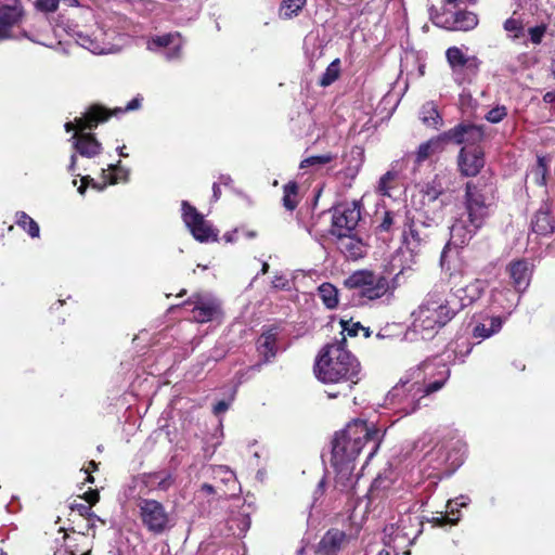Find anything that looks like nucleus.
<instances>
[{
  "label": "nucleus",
  "mask_w": 555,
  "mask_h": 555,
  "mask_svg": "<svg viewBox=\"0 0 555 555\" xmlns=\"http://www.w3.org/2000/svg\"><path fill=\"white\" fill-rule=\"evenodd\" d=\"M361 364L346 348V338L324 346L315 361L314 373L323 384L340 385L344 391L327 392L328 398L346 395L361 379Z\"/></svg>",
  "instance_id": "nucleus-1"
},
{
  "label": "nucleus",
  "mask_w": 555,
  "mask_h": 555,
  "mask_svg": "<svg viewBox=\"0 0 555 555\" xmlns=\"http://www.w3.org/2000/svg\"><path fill=\"white\" fill-rule=\"evenodd\" d=\"M379 440V431L370 428L364 421L354 420L350 422L345 429L335 435L333 440L332 464L337 475L340 478L351 476L354 469L353 462L361 450L366 444H371L367 455L371 459L378 449Z\"/></svg>",
  "instance_id": "nucleus-2"
},
{
  "label": "nucleus",
  "mask_w": 555,
  "mask_h": 555,
  "mask_svg": "<svg viewBox=\"0 0 555 555\" xmlns=\"http://www.w3.org/2000/svg\"><path fill=\"white\" fill-rule=\"evenodd\" d=\"M430 364L425 362L413 374L414 380L401 379L387 395V401L403 415L414 413L421 405V401L427 396L440 390L448 377L449 371L439 373L435 380H428L426 372Z\"/></svg>",
  "instance_id": "nucleus-3"
},
{
  "label": "nucleus",
  "mask_w": 555,
  "mask_h": 555,
  "mask_svg": "<svg viewBox=\"0 0 555 555\" xmlns=\"http://www.w3.org/2000/svg\"><path fill=\"white\" fill-rule=\"evenodd\" d=\"M456 308L449 302L444 291H430L418 308L412 313V330L424 339L433 338L436 333L456 314Z\"/></svg>",
  "instance_id": "nucleus-4"
},
{
  "label": "nucleus",
  "mask_w": 555,
  "mask_h": 555,
  "mask_svg": "<svg viewBox=\"0 0 555 555\" xmlns=\"http://www.w3.org/2000/svg\"><path fill=\"white\" fill-rule=\"evenodd\" d=\"M109 114L105 108L99 105L90 107V109L74 122H66L65 130L67 132L76 129L77 132L72 137L73 145L76 152L82 157L92 158L98 156L102 151L101 143L91 133H83L86 129H93L100 122L107 120Z\"/></svg>",
  "instance_id": "nucleus-5"
},
{
  "label": "nucleus",
  "mask_w": 555,
  "mask_h": 555,
  "mask_svg": "<svg viewBox=\"0 0 555 555\" xmlns=\"http://www.w3.org/2000/svg\"><path fill=\"white\" fill-rule=\"evenodd\" d=\"M509 278L513 281L515 292L507 287L494 288L491 297L494 304L503 309H511L519 301L516 293H522L527 289L531 280V268L526 260H517L507 267Z\"/></svg>",
  "instance_id": "nucleus-6"
},
{
  "label": "nucleus",
  "mask_w": 555,
  "mask_h": 555,
  "mask_svg": "<svg viewBox=\"0 0 555 555\" xmlns=\"http://www.w3.org/2000/svg\"><path fill=\"white\" fill-rule=\"evenodd\" d=\"M492 196L486 184L467 182L465 190V216L468 222L482 228L492 210Z\"/></svg>",
  "instance_id": "nucleus-7"
},
{
  "label": "nucleus",
  "mask_w": 555,
  "mask_h": 555,
  "mask_svg": "<svg viewBox=\"0 0 555 555\" xmlns=\"http://www.w3.org/2000/svg\"><path fill=\"white\" fill-rule=\"evenodd\" d=\"M139 517L146 530L162 534L172 527V518L163 503L153 499L140 498L137 503Z\"/></svg>",
  "instance_id": "nucleus-8"
},
{
  "label": "nucleus",
  "mask_w": 555,
  "mask_h": 555,
  "mask_svg": "<svg viewBox=\"0 0 555 555\" xmlns=\"http://www.w3.org/2000/svg\"><path fill=\"white\" fill-rule=\"evenodd\" d=\"M348 288L359 289V295L370 300L383 297L389 289L388 280L371 271H356L345 280Z\"/></svg>",
  "instance_id": "nucleus-9"
},
{
  "label": "nucleus",
  "mask_w": 555,
  "mask_h": 555,
  "mask_svg": "<svg viewBox=\"0 0 555 555\" xmlns=\"http://www.w3.org/2000/svg\"><path fill=\"white\" fill-rule=\"evenodd\" d=\"M452 176L450 172L442 171L426 182L422 186L423 205L430 206L442 210L448 205L446 193L451 190Z\"/></svg>",
  "instance_id": "nucleus-10"
},
{
  "label": "nucleus",
  "mask_w": 555,
  "mask_h": 555,
  "mask_svg": "<svg viewBox=\"0 0 555 555\" xmlns=\"http://www.w3.org/2000/svg\"><path fill=\"white\" fill-rule=\"evenodd\" d=\"M182 219L196 241L204 243L217 240L218 234L211 224L186 201L182 202Z\"/></svg>",
  "instance_id": "nucleus-11"
},
{
  "label": "nucleus",
  "mask_w": 555,
  "mask_h": 555,
  "mask_svg": "<svg viewBox=\"0 0 555 555\" xmlns=\"http://www.w3.org/2000/svg\"><path fill=\"white\" fill-rule=\"evenodd\" d=\"M24 17L20 0H0V40L13 38V28L20 26Z\"/></svg>",
  "instance_id": "nucleus-12"
},
{
  "label": "nucleus",
  "mask_w": 555,
  "mask_h": 555,
  "mask_svg": "<svg viewBox=\"0 0 555 555\" xmlns=\"http://www.w3.org/2000/svg\"><path fill=\"white\" fill-rule=\"evenodd\" d=\"M410 522L411 517L406 516L400 518L396 524L387 525L384 529V543L391 545L395 552L409 546L416 538L415 531L410 530Z\"/></svg>",
  "instance_id": "nucleus-13"
},
{
  "label": "nucleus",
  "mask_w": 555,
  "mask_h": 555,
  "mask_svg": "<svg viewBox=\"0 0 555 555\" xmlns=\"http://www.w3.org/2000/svg\"><path fill=\"white\" fill-rule=\"evenodd\" d=\"M185 305H193V320L206 323L216 319L220 313L219 301L210 294L197 293L192 295Z\"/></svg>",
  "instance_id": "nucleus-14"
},
{
  "label": "nucleus",
  "mask_w": 555,
  "mask_h": 555,
  "mask_svg": "<svg viewBox=\"0 0 555 555\" xmlns=\"http://www.w3.org/2000/svg\"><path fill=\"white\" fill-rule=\"evenodd\" d=\"M480 229V227H475V224L469 223L465 216L457 218L450 228V240L441 253V262H444L447 253L451 246L456 248L464 247Z\"/></svg>",
  "instance_id": "nucleus-15"
},
{
  "label": "nucleus",
  "mask_w": 555,
  "mask_h": 555,
  "mask_svg": "<svg viewBox=\"0 0 555 555\" xmlns=\"http://www.w3.org/2000/svg\"><path fill=\"white\" fill-rule=\"evenodd\" d=\"M360 218V207L356 202L336 206L333 212L332 234L350 233L356 229Z\"/></svg>",
  "instance_id": "nucleus-16"
},
{
  "label": "nucleus",
  "mask_w": 555,
  "mask_h": 555,
  "mask_svg": "<svg viewBox=\"0 0 555 555\" xmlns=\"http://www.w3.org/2000/svg\"><path fill=\"white\" fill-rule=\"evenodd\" d=\"M430 16L434 24L450 30L467 31L474 29L478 24L477 15L467 11L444 12L442 14L430 13Z\"/></svg>",
  "instance_id": "nucleus-17"
},
{
  "label": "nucleus",
  "mask_w": 555,
  "mask_h": 555,
  "mask_svg": "<svg viewBox=\"0 0 555 555\" xmlns=\"http://www.w3.org/2000/svg\"><path fill=\"white\" fill-rule=\"evenodd\" d=\"M486 289V282L482 280H474L469 283L455 288L447 294L449 302L456 308V313L465 307L478 300Z\"/></svg>",
  "instance_id": "nucleus-18"
},
{
  "label": "nucleus",
  "mask_w": 555,
  "mask_h": 555,
  "mask_svg": "<svg viewBox=\"0 0 555 555\" xmlns=\"http://www.w3.org/2000/svg\"><path fill=\"white\" fill-rule=\"evenodd\" d=\"M112 39L113 33H108L102 27H98L91 34L79 33L77 42L94 54H107L114 51Z\"/></svg>",
  "instance_id": "nucleus-19"
},
{
  "label": "nucleus",
  "mask_w": 555,
  "mask_h": 555,
  "mask_svg": "<svg viewBox=\"0 0 555 555\" xmlns=\"http://www.w3.org/2000/svg\"><path fill=\"white\" fill-rule=\"evenodd\" d=\"M485 166L483 151L479 146H464L459 154V168L462 175L474 177Z\"/></svg>",
  "instance_id": "nucleus-20"
},
{
  "label": "nucleus",
  "mask_w": 555,
  "mask_h": 555,
  "mask_svg": "<svg viewBox=\"0 0 555 555\" xmlns=\"http://www.w3.org/2000/svg\"><path fill=\"white\" fill-rule=\"evenodd\" d=\"M438 137L441 139L443 146L447 142H454L456 144L475 143L481 140L482 131L476 126L459 125Z\"/></svg>",
  "instance_id": "nucleus-21"
},
{
  "label": "nucleus",
  "mask_w": 555,
  "mask_h": 555,
  "mask_svg": "<svg viewBox=\"0 0 555 555\" xmlns=\"http://www.w3.org/2000/svg\"><path fill=\"white\" fill-rule=\"evenodd\" d=\"M350 538L343 530L330 529L321 539L318 553L321 555H337L348 543Z\"/></svg>",
  "instance_id": "nucleus-22"
},
{
  "label": "nucleus",
  "mask_w": 555,
  "mask_h": 555,
  "mask_svg": "<svg viewBox=\"0 0 555 555\" xmlns=\"http://www.w3.org/2000/svg\"><path fill=\"white\" fill-rule=\"evenodd\" d=\"M160 48H166L164 52L165 57L168 61L178 59L181 54V40L178 34H166L163 36H156L147 42V49L150 51H157Z\"/></svg>",
  "instance_id": "nucleus-23"
},
{
  "label": "nucleus",
  "mask_w": 555,
  "mask_h": 555,
  "mask_svg": "<svg viewBox=\"0 0 555 555\" xmlns=\"http://www.w3.org/2000/svg\"><path fill=\"white\" fill-rule=\"evenodd\" d=\"M447 60L454 73L465 68L472 74H476L479 61L475 56H467L457 47H451L446 52Z\"/></svg>",
  "instance_id": "nucleus-24"
},
{
  "label": "nucleus",
  "mask_w": 555,
  "mask_h": 555,
  "mask_svg": "<svg viewBox=\"0 0 555 555\" xmlns=\"http://www.w3.org/2000/svg\"><path fill=\"white\" fill-rule=\"evenodd\" d=\"M337 247L349 259L357 260L364 256L365 245L350 233L337 232Z\"/></svg>",
  "instance_id": "nucleus-25"
},
{
  "label": "nucleus",
  "mask_w": 555,
  "mask_h": 555,
  "mask_svg": "<svg viewBox=\"0 0 555 555\" xmlns=\"http://www.w3.org/2000/svg\"><path fill=\"white\" fill-rule=\"evenodd\" d=\"M430 232L420 228V222H411L409 232L404 235V243L413 254H418L429 242Z\"/></svg>",
  "instance_id": "nucleus-26"
},
{
  "label": "nucleus",
  "mask_w": 555,
  "mask_h": 555,
  "mask_svg": "<svg viewBox=\"0 0 555 555\" xmlns=\"http://www.w3.org/2000/svg\"><path fill=\"white\" fill-rule=\"evenodd\" d=\"M504 319L499 315H487L476 323L473 330L475 338L486 339L499 333L503 326Z\"/></svg>",
  "instance_id": "nucleus-27"
},
{
  "label": "nucleus",
  "mask_w": 555,
  "mask_h": 555,
  "mask_svg": "<svg viewBox=\"0 0 555 555\" xmlns=\"http://www.w3.org/2000/svg\"><path fill=\"white\" fill-rule=\"evenodd\" d=\"M441 211L438 208L423 205V210L411 222H420L422 230L430 232L441 221Z\"/></svg>",
  "instance_id": "nucleus-28"
},
{
  "label": "nucleus",
  "mask_w": 555,
  "mask_h": 555,
  "mask_svg": "<svg viewBox=\"0 0 555 555\" xmlns=\"http://www.w3.org/2000/svg\"><path fill=\"white\" fill-rule=\"evenodd\" d=\"M444 150L441 139L439 137L431 138L430 140L422 143L415 153V163L421 165L430 156L441 153Z\"/></svg>",
  "instance_id": "nucleus-29"
},
{
  "label": "nucleus",
  "mask_w": 555,
  "mask_h": 555,
  "mask_svg": "<svg viewBox=\"0 0 555 555\" xmlns=\"http://www.w3.org/2000/svg\"><path fill=\"white\" fill-rule=\"evenodd\" d=\"M533 232L540 235H548L555 231V221L545 210H539L532 220Z\"/></svg>",
  "instance_id": "nucleus-30"
},
{
  "label": "nucleus",
  "mask_w": 555,
  "mask_h": 555,
  "mask_svg": "<svg viewBox=\"0 0 555 555\" xmlns=\"http://www.w3.org/2000/svg\"><path fill=\"white\" fill-rule=\"evenodd\" d=\"M275 341H276V334L275 332L268 331L263 333L258 341H257V349L264 358L266 361H269L271 358L275 356L276 349H275Z\"/></svg>",
  "instance_id": "nucleus-31"
},
{
  "label": "nucleus",
  "mask_w": 555,
  "mask_h": 555,
  "mask_svg": "<svg viewBox=\"0 0 555 555\" xmlns=\"http://www.w3.org/2000/svg\"><path fill=\"white\" fill-rule=\"evenodd\" d=\"M420 118L427 127L438 128L442 124V118L438 113L437 105L434 102H426L421 111Z\"/></svg>",
  "instance_id": "nucleus-32"
},
{
  "label": "nucleus",
  "mask_w": 555,
  "mask_h": 555,
  "mask_svg": "<svg viewBox=\"0 0 555 555\" xmlns=\"http://www.w3.org/2000/svg\"><path fill=\"white\" fill-rule=\"evenodd\" d=\"M319 297L328 309H334L338 305V291L331 283H323L318 288Z\"/></svg>",
  "instance_id": "nucleus-33"
},
{
  "label": "nucleus",
  "mask_w": 555,
  "mask_h": 555,
  "mask_svg": "<svg viewBox=\"0 0 555 555\" xmlns=\"http://www.w3.org/2000/svg\"><path fill=\"white\" fill-rule=\"evenodd\" d=\"M468 502L469 499L464 495H461L455 500H449L447 503V515L441 516V518L439 519L440 524H456V521L459 520V516L455 517V511H457V507H465L468 504Z\"/></svg>",
  "instance_id": "nucleus-34"
},
{
  "label": "nucleus",
  "mask_w": 555,
  "mask_h": 555,
  "mask_svg": "<svg viewBox=\"0 0 555 555\" xmlns=\"http://www.w3.org/2000/svg\"><path fill=\"white\" fill-rule=\"evenodd\" d=\"M398 172L389 170L378 181L377 192L383 196H390V191L397 186Z\"/></svg>",
  "instance_id": "nucleus-35"
},
{
  "label": "nucleus",
  "mask_w": 555,
  "mask_h": 555,
  "mask_svg": "<svg viewBox=\"0 0 555 555\" xmlns=\"http://www.w3.org/2000/svg\"><path fill=\"white\" fill-rule=\"evenodd\" d=\"M16 224L25 230L31 237H39L38 223L24 211L16 212Z\"/></svg>",
  "instance_id": "nucleus-36"
},
{
  "label": "nucleus",
  "mask_w": 555,
  "mask_h": 555,
  "mask_svg": "<svg viewBox=\"0 0 555 555\" xmlns=\"http://www.w3.org/2000/svg\"><path fill=\"white\" fill-rule=\"evenodd\" d=\"M283 205L287 210H294L298 204V185L296 182H288L283 189Z\"/></svg>",
  "instance_id": "nucleus-37"
},
{
  "label": "nucleus",
  "mask_w": 555,
  "mask_h": 555,
  "mask_svg": "<svg viewBox=\"0 0 555 555\" xmlns=\"http://www.w3.org/2000/svg\"><path fill=\"white\" fill-rule=\"evenodd\" d=\"M307 0H284L280 10V14L284 18H291L299 13L305 7Z\"/></svg>",
  "instance_id": "nucleus-38"
},
{
  "label": "nucleus",
  "mask_w": 555,
  "mask_h": 555,
  "mask_svg": "<svg viewBox=\"0 0 555 555\" xmlns=\"http://www.w3.org/2000/svg\"><path fill=\"white\" fill-rule=\"evenodd\" d=\"M339 73L340 62L338 59H336L327 66L326 70L321 76L320 85L323 87L332 85L339 77Z\"/></svg>",
  "instance_id": "nucleus-39"
},
{
  "label": "nucleus",
  "mask_w": 555,
  "mask_h": 555,
  "mask_svg": "<svg viewBox=\"0 0 555 555\" xmlns=\"http://www.w3.org/2000/svg\"><path fill=\"white\" fill-rule=\"evenodd\" d=\"M504 29L512 39H519L524 36L525 27L519 18L509 17L504 23Z\"/></svg>",
  "instance_id": "nucleus-40"
},
{
  "label": "nucleus",
  "mask_w": 555,
  "mask_h": 555,
  "mask_svg": "<svg viewBox=\"0 0 555 555\" xmlns=\"http://www.w3.org/2000/svg\"><path fill=\"white\" fill-rule=\"evenodd\" d=\"M335 158V156L331 153L323 154V155H317V156H310L301 160L300 168H307L310 166H321L328 164Z\"/></svg>",
  "instance_id": "nucleus-41"
},
{
  "label": "nucleus",
  "mask_w": 555,
  "mask_h": 555,
  "mask_svg": "<svg viewBox=\"0 0 555 555\" xmlns=\"http://www.w3.org/2000/svg\"><path fill=\"white\" fill-rule=\"evenodd\" d=\"M399 214L386 210L383 215L378 229L384 232H390L398 222Z\"/></svg>",
  "instance_id": "nucleus-42"
},
{
  "label": "nucleus",
  "mask_w": 555,
  "mask_h": 555,
  "mask_svg": "<svg viewBox=\"0 0 555 555\" xmlns=\"http://www.w3.org/2000/svg\"><path fill=\"white\" fill-rule=\"evenodd\" d=\"M532 172L535 176V182L540 185L545 184V176L547 172V163L545 157H538V163Z\"/></svg>",
  "instance_id": "nucleus-43"
},
{
  "label": "nucleus",
  "mask_w": 555,
  "mask_h": 555,
  "mask_svg": "<svg viewBox=\"0 0 555 555\" xmlns=\"http://www.w3.org/2000/svg\"><path fill=\"white\" fill-rule=\"evenodd\" d=\"M108 170L114 172L111 183H117L118 181H127L129 176V169L124 168L120 165V160L115 165H108Z\"/></svg>",
  "instance_id": "nucleus-44"
},
{
  "label": "nucleus",
  "mask_w": 555,
  "mask_h": 555,
  "mask_svg": "<svg viewBox=\"0 0 555 555\" xmlns=\"http://www.w3.org/2000/svg\"><path fill=\"white\" fill-rule=\"evenodd\" d=\"M340 325L343 328L341 334L347 333L350 337L357 336L362 328L360 322H353L352 320H341Z\"/></svg>",
  "instance_id": "nucleus-45"
},
{
  "label": "nucleus",
  "mask_w": 555,
  "mask_h": 555,
  "mask_svg": "<svg viewBox=\"0 0 555 555\" xmlns=\"http://www.w3.org/2000/svg\"><path fill=\"white\" fill-rule=\"evenodd\" d=\"M530 41L533 44H540L542 42V39L546 33V26L545 25H538L534 27L529 28L528 30Z\"/></svg>",
  "instance_id": "nucleus-46"
},
{
  "label": "nucleus",
  "mask_w": 555,
  "mask_h": 555,
  "mask_svg": "<svg viewBox=\"0 0 555 555\" xmlns=\"http://www.w3.org/2000/svg\"><path fill=\"white\" fill-rule=\"evenodd\" d=\"M506 114V108L504 106H496L487 113L486 119L492 124H496L500 122Z\"/></svg>",
  "instance_id": "nucleus-47"
},
{
  "label": "nucleus",
  "mask_w": 555,
  "mask_h": 555,
  "mask_svg": "<svg viewBox=\"0 0 555 555\" xmlns=\"http://www.w3.org/2000/svg\"><path fill=\"white\" fill-rule=\"evenodd\" d=\"M60 0H36V8L41 12H54L59 8Z\"/></svg>",
  "instance_id": "nucleus-48"
},
{
  "label": "nucleus",
  "mask_w": 555,
  "mask_h": 555,
  "mask_svg": "<svg viewBox=\"0 0 555 555\" xmlns=\"http://www.w3.org/2000/svg\"><path fill=\"white\" fill-rule=\"evenodd\" d=\"M80 550L78 548V543L77 544H66L65 547H60L57 548L55 552H54V555H77V553L79 552ZM91 553V550L88 548L86 552H82L80 555H90Z\"/></svg>",
  "instance_id": "nucleus-49"
},
{
  "label": "nucleus",
  "mask_w": 555,
  "mask_h": 555,
  "mask_svg": "<svg viewBox=\"0 0 555 555\" xmlns=\"http://www.w3.org/2000/svg\"><path fill=\"white\" fill-rule=\"evenodd\" d=\"M72 509L77 511L79 515L86 516L87 518L94 517V514L91 512V507L83 503L73 504Z\"/></svg>",
  "instance_id": "nucleus-50"
},
{
  "label": "nucleus",
  "mask_w": 555,
  "mask_h": 555,
  "mask_svg": "<svg viewBox=\"0 0 555 555\" xmlns=\"http://www.w3.org/2000/svg\"><path fill=\"white\" fill-rule=\"evenodd\" d=\"M272 286L278 289H284L288 286V281L283 275H275L272 280Z\"/></svg>",
  "instance_id": "nucleus-51"
},
{
  "label": "nucleus",
  "mask_w": 555,
  "mask_h": 555,
  "mask_svg": "<svg viewBox=\"0 0 555 555\" xmlns=\"http://www.w3.org/2000/svg\"><path fill=\"white\" fill-rule=\"evenodd\" d=\"M388 547H391V545L384 544V546H380L377 550H375V547H370L365 555H390L391 553Z\"/></svg>",
  "instance_id": "nucleus-52"
},
{
  "label": "nucleus",
  "mask_w": 555,
  "mask_h": 555,
  "mask_svg": "<svg viewBox=\"0 0 555 555\" xmlns=\"http://www.w3.org/2000/svg\"><path fill=\"white\" fill-rule=\"evenodd\" d=\"M100 499L99 492L96 490H91L85 493V500L90 504L94 505Z\"/></svg>",
  "instance_id": "nucleus-53"
},
{
  "label": "nucleus",
  "mask_w": 555,
  "mask_h": 555,
  "mask_svg": "<svg viewBox=\"0 0 555 555\" xmlns=\"http://www.w3.org/2000/svg\"><path fill=\"white\" fill-rule=\"evenodd\" d=\"M228 409H229V403H227L225 401H219L214 406V413L218 415V414L225 412Z\"/></svg>",
  "instance_id": "nucleus-54"
},
{
  "label": "nucleus",
  "mask_w": 555,
  "mask_h": 555,
  "mask_svg": "<svg viewBox=\"0 0 555 555\" xmlns=\"http://www.w3.org/2000/svg\"><path fill=\"white\" fill-rule=\"evenodd\" d=\"M89 181L93 182V179H91L89 176L81 178V185L78 188V192L83 195L87 190V184Z\"/></svg>",
  "instance_id": "nucleus-55"
},
{
  "label": "nucleus",
  "mask_w": 555,
  "mask_h": 555,
  "mask_svg": "<svg viewBox=\"0 0 555 555\" xmlns=\"http://www.w3.org/2000/svg\"><path fill=\"white\" fill-rule=\"evenodd\" d=\"M140 105H141V100H140L139 98H134L133 100H131V101L127 104V106H126L125 111H133V109H137V108H139V107H140Z\"/></svg>",
  "instance_id": "nucleus-56"
},
{
  "label": "nucleus",
  "mask_w": 555,
  "mask_h": 555,
  "mask_svg": "<svg viewBox=\"0 0 555 555\" xmlns=\"http://www.w3.org/2000/svg\"><path fill=\"white\" fill-rule=\"evenodd\" d=\"M218 469H219V472L225 473V475H227L225 480H228V481L232 480L233 482L235 481V476H234L233 472L228 470L227 468H224L222 466H220Z\"/></svg>",
  "instance_id": "nucleus-57"
},
{
  "label": "nucleus",
  "mask_w": 555,
  "mask_h": 555,
  "mask_svg": "<svg viewBox=\"0 0 555 555\" xmlns=\"http://www.w3.org/2000/svg\"><path fill=\"white\" fill-rule=\"evenodd\" d=\"M76 163H77V155L76 154H73L70 156V164L68 166V171L72 172V173H75V170H76Z\"/></svg>",
  "instance_id": "nucleus-58"
},
{
  "label": "nucleus",
  "mask_w": 555,
  "mask_h": 555,
  "mask_svg": "<svg viewBox=\"0 0 555 555\" xmlns=\"http://www.w3.org/2000/svg\"><path fill=\"white\" fill-rule=\"evenodd\" d=\"M212 197L215 198V201H218L220 197V186L217 182H215L212 185Z\"/></svg>",
  "instance_id": "nucleus-59"
},
{
  "label": "nucleus",
  "mask_w": 555,
  "mask_h": 555,
  "mask_svg": "<svg viewBox=\"0 0 555 555\" xmlns=\"http://www.w3.org/2000/svg\"><path fill=\"white\" fill-rule=\"evenodd\" d=\"M170 485L169 478H164L158 482V488L162 490H166Z\"/></svg>",
  "instance_id": "nucleus-60"
},
{
  "label": "nucleus",
  "mask_w": 555,
  "mask_h": 555,
  "mask_svg": "<svg viewBox=\"0 0 555 555\" xmlns=\"http://www.w3.org/2000/svg\"><path fill=\"white\" fill-rule=\"evenodd\" d=\"M554 100H555V94L552 93V92H547L544 95V101L547 102V103H552Z\"/></svg>",
  "instance_id": "nucleus-61"
},
{
  "label": "nucleus",
  "mask_w": 555,
  "mask_h": 555,
  "mask_svg": "<svg viewBox=\"0 0 555 555\" xmlns=\"http://www.w3.org/2000/svg\"><path fill=\"white\" fill-rule=\"evenodd\" d=\"M203 490L209 494L215 492L214 487L208 483L203 485Z\"/></svg>",
  "instance_id": "nucleus-62"
},
{
  "label": "nucleus",
  "mask_w": 555,
  "mask_h": 555,
  "mask_svg": "<svg viewBox=\"0 0 555 555\" xmlns=\"http://www.w3.org/2000/svg\"><path fill=\"white\" fill-rule=\"evenodd\" d=\"M232 181L231 177L230 176H221L220 177V182L228 185L230 182Z\"/></svg>",
  "instance_id": "nucleus-63"
},
{
  "label": "nucleus",
  "mask_w": 555,
  "mask_h": 555,
  "mask_svg": "<svg viewBox=\"0 0 555 555\" xmlns=\"http://www.w3.org/2000/svg\"><path fill=\"white\" fill-rule=\"evenodd\" d=\"M360 332H362V334H363V336H364L365 338H369V337L371 336V331H370V328H369V327H364V326L362 325V328H361V331H360Z\"/></svg>",
  "instance_id": "nucleus-64"
}]
</instances>
